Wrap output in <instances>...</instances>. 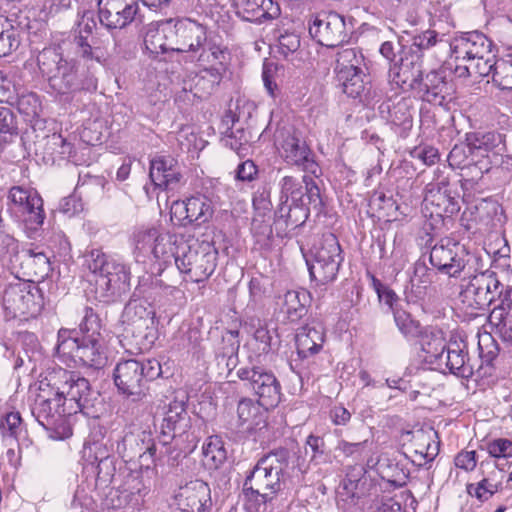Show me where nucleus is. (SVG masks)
Instances as JSON below:
<instances>
[{"label":"nucleus","instance_id":"nucleus-61","mask_svg":"<svg viewBox=\"0 0 512 512\" xmlns=\"http://www.w3.org/2000/svg\"><path fill=\"white\" fill-rule=\"evenodd\" d=\"M234 127H230V132H226V135L222 139L225 146L229 147L231 150L235 151L238 155L242 153V150L245 148L244 145L248 142V139L244 133V128L242 125L239 128L233 130Z\"/></svg>","mask_w":512,"mask_h":512},{"label":"nucleus","instance_id":"nucleus-56","mask_svg":"<svg viewBox=\"0 0 512 512\" xmlns=\"http://www.w3.org/2000/svg\"><path fill=\"white\" fill-rule=\"evenodd\" d=\"M290 63L296 69H310L309 55L310 53L300 47V37L295 33H290Z\"/></svg>","mask_w":512,"mask_h":512},{"label":"nucleus","instance_id":"nucleus-11","mask_svg":"<svg viewBox=\"0 0 512 512\" xmlns=\"http://www.w3.org/2000/svg\"><path fill=\"white\" fill-rule=\"evenodd\" d=\"M44 305L41 289L35 283L18 282L9 285L3 295V307L10 318L34 317Z\"/></svg>","mask_w":512,"mask_h":512},{"label":"nucleus","instance_id":"nucleus-14","mask_svg":"<svg viewBox=\"0 0 512 512\" xmlns=\"http://www.w3.org/2000/svg\"><path fill=\"white\" fill-rule=\"evenodd\" d=\"M426 216L444 221L460 211L458 196L450 189L449 181L443 178L426 186L423 200Z\"/></svg>","mask_w":512,"mask_h":512},{"label":"nucleus","instance_id":"nucleus-17","mask_svg":"<svg viewBox=\"0 0 512 512\" xmlns=\"http://www.w3.org/2000/svg\"><path fill=\"white\" fill-rule=\"evenodd\" d=\"M492 48V40L478 30L456 34L450 42L451 57L456 61H469L489 56Z\"/></svg>","mask_w":512,"mask_h":512},{"label":"nucleus","instance_id":"nucleus-64","mask_svg":"<svg viewBox=\"0 0 512 512\" xmlns=\"http://www.w3.org/2000/svg\"><path fill=\"white\" fill-rule=\"evenodd\" d=\"M68 415H61L56 418L54 425L43 426L48 432L50 438L54 440H64L72 435V428L67 420Z\"/></svg>","mask_w":512,"mask_h":512},{"label":"nucleus","instance_id":"nucleus-1","mask_svg":"<svg viewBox=\"0 0 512 512\" xmlns=\"http://www.w3.org/2000/svg\"><path fill=\"white\" fill-rule=\"evenodd\" d=\"M176 52L187 53L203 68L196 88L201 86L210 94L222 79L230 59L229 49L218 38L212 35L207 26L191 20L175 21Z\"/></svg>","mask_w":512,"mask_h":512},{"label":"nucleus","instance_id":"nucleus-52","mask_svg":"<svg viewBox=\"0 0 512 512\" xmlns=\"http://www.w3.org/2000/svg\"><path fill=\"white\" fill-rule=\"evenodd\" d=\"M285 69L284 67H278L274 63H264L262 79L264 86L272 97H276L278 86L283 82Z\"/></svg>","mask_w":512,"mask_h":512},{"label":"nucleus","instance_id":"nucleus-54","mask_svg":"<svg viewBox=\"0 0 512 512\" xmlns=\"http://www.w3.org/2000/svg\"><path fill=\"white\" fill-rule=\"evenodd\" d=\"M484 277L486 278V294H489L488 297V306L494 303L496 300H502L505 298L507 291H511L507 286L502 284L497 277L496 272L491 270H485Z\"/></svg>","mask_w":512,"mask_h":512},{"label":"nucleus","instance_id":"nucleus-27","mask_svg":"<svg viewBox=\"0 0 512 512\" xmlns=\"http://www.w3.org/2000/svg\"><path fill=\"white\" fill-rule=\"evenodd\" d=\"M144 43L153 54L176 52L175 22L169 20L151 25L145 34Z\"/></svg>","mask_w":512,"mask_h":512},{"label":"nucleus","instance_id":"nucleus-53","mask_svg":"<svg viewBox=\"0 0 512 512\" xmlns=\"http://www.w3.org/2000/svg\"><path fill=\"white\" fill-rule=\"evenodd\" d=\"M17 109L27 120H33L39 117L42 111V105L38 95L29 92L18 97Z\"/></svg>","mask_w":512,"mask_h":512},{"label":"nucleus","instance_id":"nucleus-59","mask_svg":"<svg viewBox=\"0 0 512 512\" xmlns=\"http://www.w3.org/2000/svg\"><path fill=\"white\" fill-rule=\"evenodd\" d=\"M485 450L491 458H512V441L507 438H497L486 443Z\"/></svg>","mask_w":512,"mask_h":512},{"label":"nucleus","instance_id":"nucleus-36","mask_svg":"<svg viewBox=\"0 0 512 512\" xmlns=\"http://www.w3.org/2000/svg\"><path fill=\"white\" fill-rule=\"evenodd\" d=\"M488 320L504 341L512 342V291H507L502 303L494 306Z\"/></svg>","mask_w":512,"mask_h":512},{"label":"nucleus","instance_id":"nucleus-49","mask_svg":"<svg viewBox=\"0 0 512 512\" xmlns=\"http://www.w3.org/2000/svg\"><path fill=\"white\" fill-rule=\"evenodd\" d=\"M127 488L125 489V498L128 503L134 507H140L144 498L148 495L150 487L144 483V480L139 475L131 476L127 481Z\"/></svg>","mask_w":512,"mask_h":512},{"label":"nucleus","instance_id":"nucleus-45","mask_svg":"<svg viewBox=\"0 0 512 512\" xmlns=\"http://www.w3.org/2000/svg\"><path fill=\"white\" fill-rule=\"evenodd\" d=\"M393 319L399 332L406 339H415L422 335V326L413 316L401 308H396L393 313Z\"/></svg>","mask_w":512,"mask_h":512},{"label":"nucleus","instance_id":"nucleus-25","mask_svg":"<svg viewBox=\"0 0 512 512\" xmlns=\"http://www.w3.org/2000/svg\"><path fill=\"white\" fill-rule=\"evenodd\" d=\"M302 181L304 186L300 185L295 188V184L292 182V178L290 177V200L292 201V204L290 205V212L292 211V206L295 209H298L301 213V217L303 218V223L309 215V208L307 205H313L314 208H317L321 206L322 200L320 197V190L311 175H303Z\"/></svg>","mask_w":512,"mask_h":512},{"label":"nucleus","instance_id":"nucleus-16","mask_svg":"<svg viewBox=\"0 0 512 512\" xmlns=\"http://www.w3.org/2000/svg\"><path fill=\"white\" fill-rule=\"evenodd\" d=\"M309 34L320 45L337 47L349 39L344 16L337 12H322L309 23Z\"/></svg>","mask_w":512,"mask_h":512},{"label":"nucleus","instance_id":"nucleus-41","mask_svg":"<svg viewBox=\"0 0 512 512\" xmlns=\"http://www.w3.org/2000/svg\"><path fill=\"white\" fill-rule=\"evenodd\" d=\"M189 224L202 225L208 222L214 213L212 202L199 195L188 198Z\"/></svg>","mask_w":512,"mask_h":512},{"label":"nucleus","instance_id":"nucleus-8","mask_svg":"<svg viewBox=\"0 0 512 512\" xmlns=\"http://www.w3.org/2000/svg\"><path fill=\"white\" fill-rule=\"evenodd\" d=\"M438 42V33L426 30L415 34L411 38L409 52L400 58V63H394L389 69V82L395 85L409 84L413 86L422 73V57L424 51L429 50Z\"/></svg>","mask_w":512,"mask_h":512},{"label":"nucleus","instance_id":"nucleus-20","mask_svg":"<svg viewBox=\"0 0 512 512\" xmlns=\"http://www.w3.org/2000/svg\"><path fill=\"white\" fill-rule=\"evenodd\" d=\"M408 282L404 286V296L408 304H416L425 299L428 288L433 283L437 272L426 265L425 260L418 259L408 270Z\"/></svg>","mask_w":512,"mask_h":512},{"label":"nucleus","instance_id":"nucleus-34","mask_svg":"<svg viewBox=\"0 0 512 512\" xmlns=\"http://www.w3.org/2000/svg\"><path fill=\"white\" fill-rule=\"evenodd\" d=\"M466 141L470 146V155L472 160L478 156H488L504 144L503 135L496 131H474L466 134Z\"/></svg>","mask_w":512,"mask_h":512},{"label":"nucleus","instance_id":"nucleus-18","mask_svg":"<svg viewBox=\"0 0 512 512\" xmlns=\"http://www.w3.org/2000/svg\"><path fill=\"white\" fill-rule=\"evenodd\" d=\"M211 491L207 483L194 480L180 486L174 494L175 512H209Z\"/></svg>","mask_w":512,"mask_h":512},{"label":"nucleus","instance_id":"nucleus-23","mask_svg":"<svg viewBox=\"0 0 512 512\" xmlns=\"http://www.w3.org/2000/svg\"><path fill=\"white\" fill-rule=\"evenodd\" d=\"M411 109V101L407 98H401L398 102H392L389 99L380 104L379 114L390 123L393 128H396V133L402 137H406L408 131L413 126Z\"/></svg>","mask_w":512,"mask_h":512},{"label":"nucleus","instance_id":"nucleus-3","mask_svg":"<svg viewBox=\"0 0 512 512\" xmlns=\"http://www.w3.org/2000/svg\"><path fill=\"white\" fill-rule=\"evenodd\" d=\"M162 286V281L157 277H142L133 297L122 312L121 320L125 325V332L131 335L140 352L150 350L158 337L155 309L144 296H152L153 292Z\"/></svg>","mask_w":512,"mask_h":512},{"label":"nucleus","instance_id":"nucleus-2","mask_svg":"<svg viewBox=\"0 0 512 512\" xmlns=\"http://www.w3.org/2000/svg\"><path fill=\"white\" fill-rule=\"evenodd\" d=\"M237 376L247 381L250 388L259 396V402L241 400L237 407L238 428L244 432H254L266 425L265 409L273 408L281 400L280 386L275 376L260 367H241Z\"/></svg>","mask_w":512,"mask_h":512},{"label":"nucleus","instance_id":"nucleus-6","mask_svg":"<svg viewBox=\"0 0 512 512\" xmlns=\"http://www.w3.org/2000/svg\"><path fill=\"white\" fill-rule=\"evenodd\" d=\"M162 374L161 364L156 359H126L119 361L113 370V382L118 393L137 402L143 400L149 383Z\"/></svg>","mask_w":512,"mask_h":512},{"label":"nucleus","instance_id":"nucleus-46","mask_svg":"<svg viewBox=\"0 0 512 512\" xmlns=\"http://www.w3.org/2000/svg\"><path fill=\"white\" fill-rule=\"evenodd\" d=\"M254 109V104L248 100L237 99L235 102L230 103L223 118V123L227 126L231 124L232 127H234L236 123L242 124L252 116Z\"/></svg>","mask_w":512,"mask_h":512},{"label":"nucleus","instance_id":"nucleus-44","mask_svg":"<svg viewBox=\"0 0 512 512\" xmlns=\"http://www.w3.org/2000/svg\"><path fill=\"white\" fill-rule=\"evenodd\" d=\"M422 351L425 353L424 361L434 365L436 369L443 367L448 346L442 337H433L421 343Z\"/></svg>","mask_w":512,"mask_h":512},{"label":"nucleus","instance_id":"nucleus-7","mask_svg":"<svg viewBox=\"0 0 512 512\" xmlns=\"http://www.w3.org/2000/svg\"><path fill=\"white\" fill-rule=\"evenodd\" d=\"M217 251L208 242H181L175 264L179 271L195 283L208 279L216 268Z\"/></svg>","mask_w":512,"mask_h":512},{"label":"nucleus","instance_id":"nucleus-55","mask_svg":"<svg viewBox=\"0 0 512 512\" xmlns=\"http://www.w3.org/2000/svg\"><path fill=\"white\" fill-rule=\"evenodd\" d=\"M95 460L98 461L97 481L105 484L111 482L116 471L115 458L108 454L106 455L105 452L100 449L95 456Z\"/></svg>","mask_w":512,"mask_h":512},{"label":"nucleus","instance_id":"nucleus-15","mask_svg":"<svg viewBox=\"0 0 512 512\" xmlns=\"http://www.w3.org/2000/svg\"><path fill=\"white\" fill-rule=\"evenodd\" d=\"M396 86L403 90L418 89L423 101L441 106L446 110L449 109V104L454 99V88L452 83L446 79V71L444 69L432 70L424 78L422 72L421 77L413 83V86H410L408 83Z\"/></svg>","mask_w":512,"mask_h":512},{"label":"nucleus","instance_id":"nucleus-39","mask_svg":"<svg viewBox=\"0 0 512 512\" xmlns=\"http://www.w3.org/2000/svg\"><path fill=\"white\" fill-rule=\"evenodd\" d=\"M365 66L364 56L357 48H344L336 55L334 71L336 76L362 69Z\"/></svg>","mask_w":512,"mask_h":512},{"label":"nucleus","instance_id":"nucleus-24","mask_svg":"<svg viewBox=\"0 0 512 512\" xmlns=\"http://www.w3.org/2000/svg\"><path fill=\"white\" fill-rule=\"evenodd\" d=\"M149 177L155 187L174 190L182 175L178 162L170 156H159L151 160Z\"/></svg>","mask_w":512,"mask_h":512},{"label":"nucleus","instance_id":"nucleus-38","mask_svg":"<svg viewBox=\"0 0 512 512\" xmlns=\"http://www.w3.org/2000/svg\"><path fill=\"white\" fill-rule=\"evenodd\" d=\"M29 238H34L46 218L43 199L38 193H32L30 203L20 211Z\"/></svg>","mask_w":512,"mask_h":512},{"label":"nucleus","instance_id":"nucleus-40","mask_svg":"<svg viewBox=\"0 0 512 512\" xmlns=\"http://www.w3.org/2000/svg\"><path fill=\"white\" fill-rule=\"evenodd\" d=\"M81 337L75 329L62 328L58 331L56 353L60 357L72 358L77 361Z\"/></svg>","mask_w":512,"mask_h":512},{"label":"nucleus","instance_id":"nucleus-19","mask_svg":"<svg viewBox=\"0 0 512 512\" xmlns=\"http://www.w3.org/2000/svg\"><path fill=\"white\" fill-rule=\"evenodd\" d=\"M67 409L61 397L56 395L51 383L41 382L32 408V415L37 422L41 426L54 425L56 418L60 419L61 415H69Z\"/></svg>","mask_w":512,"mask_h":512},{"label":"nucleus","instance_id":"nucleus-47","mask_svg":"<svg viewBox=\"0 0 512 512\" xmlns=\"http://www.w3.org/2000/svg\"><path fill=\"white\" fill-rule=\"evenodd\" d=\"M310 300V293L305 289L290 291V325L304 321Z\"/></svg>","mask_w":512,"mask_h":512},{"label":"nucleus","instance_id":"nucleus-21","mask_svg":"<svg viewBox=\"0 0 512 512\" xmlns=\"http://www.w3.org/2000/svg\"><path fill=\"white\" fill-rule=\"evenodd\" d=\"M188 428H191L190 418L184 401H170L160 426L159 441L163 445H168L176 436L183 435Z\"/></svg>","mask_w":512,"mask_h":512},{"label":"nucleus","instance_id":"nucleus-37","mask_svg":"<svg viewBox=\"0 0 512 512\" xmlns=\"http://www.w3.org/2000/svg\"><path fill=\"white\" fill-rule=\"evenodd\" d=\"M107 357L103 350V339L96 337H81L77 361L92 368H101Z\"/></svg>","mask_w":512,"mask_h":512},{"label":"nucleus","instance_id":"nucleus-43","mask_svg":"<svg viewBox=\"0 0 512 512\" xmlns=\"http://www.w3.org/2000/svg\"><path fill=\"white\" fill-rule=\"evenodd\" d=\"M160 229L156 227H139L136 228L131 236L134 251L142 256H150L152 246L158 239Z\"/></svg>","mask_w":512,"mask_h":512},{"label":"nucleus","instance_id":"nucleus-5","mask_svg":"<svg viewBox=\"0 0 512 512\" xmlns=\"http://www.w3.org/2000/svg\"><path fill=\"white\" fill-rule=\"evenodd\" d=\"M37 65L41 74L47 78L49 87L59 95L95 90L97 87L93 75L81 80L75 61L65 59L58 48H44L37 56Z\"/></svg>","mask_w":512,"mask_h":512},{"label":"nucleus","instance_id":"nucleus-35","mask_svg":"<svg viewBox=\"0 0 512 512\" xmlns=\"http://www.w3.org/2000/svg\"><path fill=\"white\" fill-rule=\"evenodd\" d=\"M486 278L484 272H478L469 276L466 284H462L460 296L464 303L477 310H483L488 306L489 294H486Z\"/></svg>","mask_w":512,"mask_h":512},{"label":"nucleus","instance_id":"nucleus-58","mask_svg":"<svg viewBox=\"0 0 512 512\" xmlns=\"http://www.w3.org/2000/svg\"><path fill=\"white\" fill-rule=\"evenodd\" d=\"M79 327L82 336L102 338L100 334L101 321L90 307L85 308V314Z\"/></svg>","mask_w":512,"mask_h":512},{"label":"nucleus","instance_id":"nucleus-48","mask_svg":"<svg viewBox=\"0 0 512 512\" xmlns=\"http://www.w3.org/2000/svg\"><path fill=\"white\" fill-rule=\"evenodd\" d=\"M202 453L204 459L211 466L217 468L226 459V450L219 436H210L203 444Z\"/></svg>","mask_w":512,"mask_h":512},{"label":"nucleus","instance_id":"nucleus-57","mask_svg":"<svg viewBox=\"0 0 512 512\" xmlns=\"http://www.w3.org/2000/svg\"><path fill=\"white\" fill-rule=\"evenodd\" d=\"M470 146L465 143L455 144L448 155L449 165L453 168L468 170L471 163Z\"/></svg>","mask_w":512,"mask_h":512},{"label":"nucleus","instance_id":"nucleus-63","mask_svg":"<svg viewBox=\"0 0 512 512\" xmlns=\"http://www.w3.org/2000/svg\"><path fill=\"white\" fill-rule=\"evenodd\" d=\"M22 418L19 412H10L0 422V430L3 436L17 437L22 428Z\"/></svg>","mask_w":512,"mask_h":512},{"label":"nucleus","instance_id":"nucleus-31","mask_svg":"<svg viewBox=\"0 0 512 512\" xmlns=\"http://www.w3.org/2000/svg\"><path fill=\"white\" fill-rule=\"evenodd\" d=\"M431 434L423 429L407 432V435L411 436L410 452L418 458V460L413 459L412 462L419 467L432 462L439 453V444L432 440Z\"/></svg>","mask_w":512,"mask_h":512},{"label":"nucleus","instance_id":"nucleus-26","mask_svg":"<svg viewBox=\"0 0 512 512\" xmlns=\"http://www.w3.org/2000/svg\"><path fill=\"white\" fill-rule=\"evenodd\" d=\"M443 366L446 367L450 373L465 379H469L473 376L477 378L487 376L486 372H482L484 369L483 366L475 368L470 362L468 354L465 351V344L463 347H460V344L457 342L448 345Z\"/></svg>","mask_w":512,"mask_h":512},{"label":"nucleus","instance_id":"nucleus-9","mask_svg":"<svg viewBox=\"0 0 512 512\" xmlns=\"http://www.w3.org/2000/svg\"><path fill=\"white\" fill-rule=\"evenodd\" d=\"M288 469V450L279 449L262 458L247 475L248 489L268 492L269 496L285 486Z\"/></svg>","mask_w":512,"mask_h":512},{"label":"nucleus","instance_id":"nucleus-28","mask_svg":"<svg viewBox=\"0 0 512 512\" xmlns=\"http://www.w3.org/2000/svg\"><path fill=\"white\" fill-rule=\"evenodd\" d=\"M138 10V0H132L98 10V19L108 30L123 29L134 21Z\"/></svg>","mask_w":512,"mask_h":512},{"label":"nucleus","instance_id":"nucleus-33","mask_svg":"<svg viewBox=\"0 0 512 512\" xmlns=\"http://www.w3.org/2000/svg\"><path fill=\"white\" fill-rule=\"evenodd\" d=\"M290 162L309 175L317 177L320 172L309 146L303 137L296 134V131L292 136L290 135Z\"/></svg>","mask_w":512,"mask_h":512},{"label":"nucleus","instance_id":"nucleus-22","mask_svg":"<svg viewBox=\"0 0 512 512\" xmlns=\"http://www.w3.org/2000/svg\"><path fill=\"white\" fill-rule=\"evenodd\" d=\"M96 28L97 22L94 12L85 11L77 22L74 44L78 56L87 61H95L97 64H100L103 56L101 49L99 47H93L88 41V38Z\"/></svg>","mask_w":512,"mask_h":512},{"label":"nucleus","instance_id":"nucleus-32","mask_svg":"<svg viewBox=\"0 0 512 512\" xmlns=\"http://www.w3.org/2000/svg\"><path fill=\"white\" fill-rule=\"evenodd\" d=\"M336 77L347 96L358 98L361 102H368L371 99L370 78L363 68Z\"/></svg>","mask_w":512,"mask_h":512},{"label":"nucleus","instance_id":"nucleus-62","mask_svg":"<svg viewBox=\"0 0 512 512\" xmlns=\"http://www.w3.org/2000/svg\"><path fill=\"white\" fill-rule=\"evenodd\" d=\"M467 492L472 497L477 498L480 502H485L497 492V485L492 484L487 480H480L477 484H468Z\"/></svg>","mask_w":512,"mask_h":512},{"label":"nucleus","instance_id":"nucleus-42","mask_svg":"<svg viewBox=\"0 0 512 512\" xmlns=\"http://www.w3.org/2000/svg\"><path fill=\"white\" fill-rule=\"evenodd\" d=\"M158 236L157 241L152 246L150 255L164 263H167L171 258L175 259L179 248V244H176V236L163 230L159 231Z\"/></svg>","mask_w":512,"mask_h":512},{"label":"nucleus","instance_id":"nucleus-4","mask_svg":"<svg viewBox=\"0 0 512 512\" xmlns=\"http://www.w3.org/2000/svg\"><path fill=\"white\" fill-rule=\"evenodd\" d=\"M84 266L94 275L95 297L99 301L115 302L130 288V271L119 260L93 249L84 256Z\"/></svg>","mask_w":512,"mask_h":512},{"label":"nucleus","instance_id":"nucleus-13","mask_svg":"<svg viewBox=\"0 0 512 512\" xmlns=\"http://www.w3.org/2000/svg\"><path fill=\"white\" fill-rule=\"evenodd\" d=\"M471 258L464 245L452 238L444 237L432 246L429 261L438 272L458 278L465 271Z\"/></svg>","mask_w":512,"mask_h":512},{"label":"nucleus","instance_id":"nucleus-60","mask_svg":"<svg viewBox=\"0 0 512 512\" xmlns=\"http://www.w3.org/2000/svg\"><path fill=\"white\" fill-rule=\"evenodd\" d=\"M496 60L495 54L491 51L489 56L475 58L467 62L471 63V70H473L474 76L486 77L489 75L493 76Z\"/></svg>","mask_w":512,"mask_h":512},{"label":"nucleus","instance_id":"nucleus-51","mask_svg":"<svg viewBox=\"0 0 512 512\" xmlns=\"http://www.w3.org/2000/svg\"><path fill=\"white\" fill-rule=\"evenodd\" d=\"M493 83L502 90L512 89V64L507 55L506 58H500L496 60L494 64Z\"/></svg>","mask_w":512,"mask_h":512},{"label":"nucleus","instance_id":"nucleus-12","mask_svg":"<svg viewBox=\"0 0 512 512\" xmlns=\"http://www.w3.org/2000/svg\"><path fill=\"white\" fill-rule=\"evenodd\" d=\"M297 247L305 261L311 279L326 284L336 278L343 257L341 256L340 244L334 235L324 239L314 254L313 262L307 259L303 247L298 241Z\"/></svg>","mask_w":512,"mask_h":512},{"label":"nucleus","instance_id":"nucleus-50","mask_svg":"<svg viewBox=\"0 0 512 512\" xmlns=\"http://www.w3.org/2000/svg\"><path fill=\"white\" fill-rule=\"evenodd\" d=\"M246 483L243 485L244 509L246 512H262L265 510L267 501L271 500L268 492H261L257 489H248Z\"/></svg>","mask_w":512,"mask_h":512},{"label":"nucleus","instance_id":"nucleus-29","mask_svg":"<svg viewBox=\"0 0 512 512\" xmlns=\"http://www.w3.org/2000/svg\"><path fill=\"white\" fill-rule=\"evenodd\" d=\"M290 330L295 331V345L300 358H307L316 354L322 347L324 335L314 327H309L306 320L290 325Z\"/></svg>","mask_w":512,"mask_h":512},{"label":"nucleus","instance_id":"nucleus-30","mask_svg":"<svg viewBox=\"0 0 512 512\" xmlns=\"http://www.w3.org/2000/svg\"><path fill=\"white\" fill-rule=\"evenodd\" d=\"M237 15L249 22H261L262 19L275 18L280 9L272 0H234Z\"/></svg>","mask_w":512,"mask_h":512},{"label":"nucleus","instance_id":"nucleus-10","mask_svg":"<svg viewBox=\"0 0 512 512\" xmlns=\"http://www.w3.org/2000/svg\"><path fill=\"white\" fill-rule=\"evenodd\" d=\"M49 382L68 408V414H76L91 405L90 383L78 373L59 369L50 375Z\"/></svg>","mask_w":512,"mask_h":512}]
</instances>
